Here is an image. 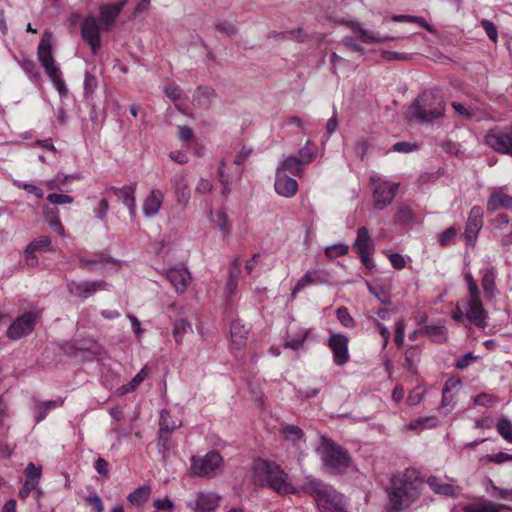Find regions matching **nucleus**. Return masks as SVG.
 I'll use <instances>...</instances> for the list:
<instances>
[{
    "mask_svg": "<svg viewBox=\"0 0 512 512\" xmlns=\"http://www.w3.org/2000/svg\"><path fill=\"white\" fill-rule=\"evenodd\" d=\"M351 28L352 31L357 34L358 38L363 43L383 42L395 39L394 37L391 36H380L379 34H376L373 31L363 29L358 23L352 24Z\"/></svg>",
    "mask_w": 512,
    "mask_h": 512,
    "instance_id": "nucleus-31",
    "label": "nucleus"
},
{
    "mask_svg": "<svg viewBox=\"0 0 512 512\" xmlns=\"http://www.w3.org/2000/svg\"><path fill=\"white\" fill-rule=\"evenodd\" d=\"M484 144L497 153L512 156V126L491 128L484 136Z\"/></svg>",
    "mask_w": 512,
    "mask_h": 512,
    "instance_id": "nucleus-8",
    "label": "nucleus"
},
{
    "mask_svg": "<svg viewBox=\"0 0 512 512\" xmlns=\"http://www.w3.org/2000/svg\"><path fill=\"white\" fill-rule=\"evenodd\" d=\"M498 433L508 442L512 443V423L509 419L502 417L496 425Z\"/></svg>",
    "mask_w": 512,
    "mask_h": 512,
    "instance_id": "nucleus-43",
    "label": "nucleus"
},
{
    "mask_svg": "<svg viewBox=\"0 0 512 512\" xmlns=\"http://www.w3.org/2000/svg\"><path fill=\"white\" fill-rule=\"evenodd\" d=\"M353 247L357 253L374 251L373 239L370 237L369 231L365 226L358 228Z\"/></svg>",
    "mask_w": 512,
    "mask_h": 512,
    "instance_id": "nucleus-28",
    "label": "nucleus"
},
{
    "mask_svg": "<svg viewBox=\"0 0 512 512\" xmlns=\"http://www.w3.org/2000/svg\"><path fill=\"white\" fill-rule=\"evenodd\" d=\"M427 484L436 494L452 498H455L458 495L453 485L444 482L437 476H429L427 479Z\"/></svg>",
    "mask_w": 512,
    "mask_h": 512,
    "instance_id": "nucleus-27",
    "label": "nucleus"
},
{
    "mask_svg": "<svg viewBox=\"0 0 512 512\" xmlns=\"http://www.w3.org/2000/svg\"><path fill=\"white\" fill-rule=\"evenodd\" d=\"M85 501L89 506H91L93 512H103L104 511L103 502H102L101 498L96 493H93V494L87 496Z\"/></svg>",
    "mask_w": 512,
    "mask_h": 512,
    "instance_id": "nucleus-58",
    "label": "nucleus"
},
{
    "mask_svg": "<svg viewBox=\"0 0 512 512\" xmlns=\"http://www.w3.org/2000/svg\"><path fill=\"white\" fill-rule=\"evenodd\" d=\"M421 481L414 475L413 471L406 470L400 476L391 479V491L389 500L392 512H401L407 509L420 494Z\"/></svg>",
    "mask_w": 512,
    "mask_h": 512,
    "instance_id": "nucleus-2",
    "label": "nucleus"
},
{
    "mask_svg": "<svg viewBox=\"0 0 512 512\" xmlns=\"http://www.w3.org/2000/svg\"><path fill=\"white\" fill-rule=\"evenodd\" d=\"M274 189L278 195L291 198L298 191V183L294 178L289 177L286 173L276 170Z\"/></svg>",
    "mask_w": 512,
    "mask_h": 512,
    "instance_id": "nucleus-17",
    "label": "nucleus"
},
{
    "mask_svg": "<svg viewBox=\"0 0 512 512\" xmlns=\"http://www.w3.org/2000/svg\"><path fill=\"white\" fill-rule=\"evenodd\" d=\"M69 292L77 297L87 298L106 287L105 281H71L67 285Z\"/></svg>",
    "mask_w": 512,
    "mask_h": 512,
    "instance_id": "nucleus-16",
    "label": "nucleus"
},
{
    "mask_svg": "<svg viewBox=\"0 0 512 512\" xmlns=\"http://www.w3.org/2000/svg\"><path fill=\"white\" fill-rule=\"evenodd\" d=\"M367 288L369 292L374 295L382 304H390V296L387 290L382 286L368 284Z\"/></svg>",
    "mask_w": 512,
    "mask_h": 512,
    "instance_id": "nucleus-45",
    "label": "nucleus"
},
{
    "mask_svg": "<svg viewBox=\"0 0 512 512\" xmlns=\"http://www.w3.org/2000/svg\"><path fill=\"white\" fill-rule=\"evenodd\" d=\"M413 219V211L407 206H401L398 208L394 221L399 224H405Z\"/></svg>",
    "mask_w": 512,
    "mask_h": 512,
    "instance_id": "nucleus-49",
    "label": "nucleus"
},
{
    "mask_svg": "<svg viewBox=\"0 0 512 512\" xmlns=\"http://www.w3.org/2000/svg\"><path fill=\"white\" fill-rule=\"evenodd\" d=\"M405 328H406V322L404 319H399L395 323L394 342L396 343V345L398 347H401L404 344Z\"/></svg>",
    "mask_w": 512,
    "mask_h": 512,
    "instance_id": "nucleus-51",
    "label": "nucleus"
},
{
    "mask_svg": "<svg viewBox=\"0 0 512 512\" xmlns=\"http://www.w3.org/2000/svg\"><path fill=\"white\" fill-rule=\"evenodd\" d=\"M446 102L436 89L425 90L411 104V119L420 124L435 123L445 116Z\"/></svg>",
    "mask_w": 512,
    "mask_h": 512,
    "instance_id": "nucleus-1",
    "label": "nucleus"
},
{
    "mask_svg": "<svg viewBox=\"0 0 512 512\" xmlns=\"http://www.w3.org/2000/svg\"><path fill=\"white\" fill-rule=\"evenodd\" d=\"M230 335L234 347L241 349L246 345L248 329L241 321L235 320L231 323Z\"/></svg>",
    "mask_w": 512,
    "mask_h": 512,
    "instance_id": "nucleus-29",
    "label": "nucleus"
},
{
    "mask_svg": "<svg viewBox=\"0 0 512 512\" xmlns=\"http://www.w3.org/2000/svg\"><path fill=\"white\" fill-rule=\"evenodd\" d=\"M480 24L484 31L486 32L488 38L494 43H496L498 40V31L495 24L487 19L481 20Z\"/></svg>",
    "mask_w": 512,
    "mask_h": 512,
    "instance_id": "nucleus-53",
    "label": "nucleus"
},
{
    "mask_svg": "<svg viewBox=\"0 0 512 512\" xmlns=\"http://www.w3.org/2000/svg\"><path fill=\"white\" fill-rule=\"evenodd\" d=\"M137 184H131L122 188L112 187L114 195L122 200L123 204L128 208L131 218H135L137 214V205L135 198Z\"/></svg>",
    "mask_w": 512,
    "mask_h": 512,
    "instance_id": "nucleus-19",
    "label": "nucleus"
},
{
    "mask_svg": "<svg viewBox=\"0 0 512 512\" xmlns=\"http://www.w3.org/2000/svg\"><path fill=\"white\" fill-rule=\"evenodd\" d=\"M191 331H192L191 324L184 319H179L174 323L173 337L178 344H181L184 335Z\"/></svg>",
    "mask_w": 512,
    "mask_h": 512,
    "instance_id": "nucleus-39",
    "label": "nucleus"
},
{
    "mask_svg": "<svg viewBox=\"0 0 512 512\" xmlns=\"http://www.w3.org/2000/svg\"><path fill=\"white\" fill-rule=\"evenodd\" d=\"M166 278L180 293H183L191 282L190 272L186 268H171L167 271Z\"/></svg>",
    "mask_w": 512,
    "mask_h": 512,
    "instance_id": "nucleus-20",
    "label": "nucleus"
},
{
    "mask_svg": "<svg viewBox=\"0 0 512 512\" xmlns=\"http://www.w3.org/2000/svg\"><path fill=\"white\" fill-rule=\"evenodd\" d=\"M181 426L182 423L175 421L169 411H161L159 419V431L172 433L174 430Z\"/></svg>",
    "mask_w": 512,
    "mask_h": 512,
    "instance_id": "nucleus-34",
    "label": "nucleus"
},
{
    "mask_svg": "<svg viewBox=\"0 0 512 512\" xmlns=\"http://www.w3.org/2000/svg\"><path fill=\"white\" fill-rule=\"evenodd\" d=\"M252 476L255 484L268 486L280 494L296 492V489L288 481L287 474L274 462L257 459L253 464Z\"/></svg>",
    "mask_w": 512,
    "mask_h": 512,
    "instance_id": "nucleus-3",
    "label": "nucleus"
},
{
    "mask_svg": "<svg viewBox=\"0 0 512 512\" xmlns=\"http://www.w3.org/2000/svg\"><path fill=\"white\" fill-rule=\"evenodd\" d=\"M52 33L46 30L43 33L42 39L38 45V58L41 66L43 67L45 73L49 77L55 89L58 93L63 96L66 95L68 89L65 85V82L62 77V72L59 66L55 63V60L52 56Z\"/></svg>",
    "mask_w": 512,
    "mask_h": 512,
    "instance_id": "nucleus-5",
    "label": "nucleus"
},
{
    "mask_svg": "<svg viewBox=\"0 0 512 512\" xmlns=\"http://www.w3.org/2000/svg\"><path fill=\"white\" fill-rule=\"evenodd\" d=\"M47 200L56 205L71 204L74 198L68 194L51 193L47 196Z\"/></svg>",
    "mask_w": 512,
    "mask_h": 512,
    "instance_id": "nucleus-54",
    "label": "nucleus"
},
{
    "mask_svg": "<svg viewBox=\"0 0 512 512\" xmlns=\"http://www.w3.org/2000/svg\"><path fill=\"white\" fill-rule=\"evenodd\" d=\"M51 250V239L48 236H41L31 242L25 250L26 260L33 256L36 251H50Z\"/></svg>",
    "mask_w": 512,
    "mask_h": 512,
    "instance_id": "nucleus-33",
    "label": "nucleus"
},
{
    "mask_svg": "<svg viewBox=\"0 0 512 512\" xmlns=\"http://www.w3.org/2000/svg\"><path fill=\"white\" fill-rule=\"evenodd\" d=\"M336 316L344 327L352 328L355 326V321L346 307H339L336 311Z\"/></svg>",
    "mask_w": 512,
    "mask_h": 512,
    "instance_id": "nucleus-48",
    "label": "nucleus"
},
{
    "mask_svg": "<svg viewBox=\"0 0 512 512\" xmlns=\"http://www.w3.org/2000/svg\"><path fill=\"white\" fill-rule=\"evenodd\" d=\"M317 150L318 148L315 143L308 140L304 147L300 149L298 158L301 159L304 165L310 164L316 158Z\"/></svg>",
    "mask_w": 512,
    "mask_h": 512,
    "instance_id": "nucleus-37",
    "label": "nucleus"
},
{
    "mask_svg": "<svg viewBox=\"0 0 512 512\" xmlns=\"http://www.w3.org/2000/svg\"><path fill=\"white\" fill-rule=\"evenodd\" d=\"M505 508L504 505H495L492 502H486L479 505H465L463 512H500Z\"/></svg>",
    "mask_w": 512,
    "mask_h": 512,
    "instance_id": "nucleus-40",
    "label": "nucleus"
},
{
    "mask_svg": "<svg viewBox=\"0 0 512 512\" xmlns=\"http://www.w3.org/2000/svg\"><path fill=\"white\" fill-rule=\"evenodd\" d=\"M481 273V286L487 298H493L497 293L496 287V269L495 267H487L480 271Z\"/></svg>",
    "mask_w": 512,
    "mask_h": 512,
    "instance_id": "nucleus-23",
    "label": "nucleus"
},
{
    "mask_svg": "<svg viewBox=\"0 0 512 512\" xmlns=\"http://www.w3.org/2000/svg\"><path fill=\"white\" fill-rule=\"evenodd\" d=\"M421 333L434 337L437 341H443L446 338V329L444 326L426 325L421 329Z\"/></svg>",
    "mask_w": 512,
    "mask_h": 512,
    "instance_id": "nucleus-42",
    "label": "nucleus"
},
{
    "mask_svg": "<svg viewBox=\"0 0 512 512\" xmlns=\"http://www.w3.org/2000/svg\"><path fill=\"white\" fill-rule=\"evenodd\" d=\"M14 184L18 188L25 190L27 193L34 194L38 199H42L44 196L42 190L33 184L22 183L21 181H15Z\"/></svg>",
    "mask_w": 512,
    "mask_h": 512,
    "instance_id": "nucleus-60",
    "label": "nucleus"
},
{
    "mask_svg": "<svg viewBox=\"0 0 512 512\" xmlns=\"http://www.w3.org/2000/svg\"><path fill=\"white\" fill-rule=\"evenodd\" d=\"M457 235V230L454 227H449L439 236V243L446 246Z\"/></svg>",
    "mask_w": 512,
    "mask_h": 512,
    "instance_id": "nucleus-64",
    "label": "nucleus"
},
{
    "mask_svg": "<svg viewBox=\"0 0 512 512\" xmlns=\"http://www.w3.org/2000/svg\"><path fill=\"white\" fill-rule=\"evenodd\" d=\"M164 199L163 193L158 189H152L143 203V213L146 217H154L160 210Z\"/></svg>",
    "mask_w": 512,
    "mask_h": 512,
    "instance_id": "nucleus-22",
    "label": "nucleus"
},
{
    "mask_svg": "<svg viewBox=\"0 0 512 512\" xmlns=\"http://www.w3.org/2000/svg\"><path fill=\"white\" fill-rule=\"evenodd\" d=\"M466 308V321L480 329L488 326V312L485 310L480 296L463 299Z\"/></svg>",
    "mask_w": 512,
    "mask_h": 512,
    "instance_id": "nucleus-9",
    "label": "nucleus"
},
{
    "mask_svg": "<svg viewBox=\"0 0 512 512\" xmlns=\"http://www.w3.org/2000/svg\"><path fill=\"white\" fill-rule=\"evenodd\" d=\"M98 86L96 77L90 72L85 73L84 79V96H91Z\"/></svg>",
    "mask_w": 512,
    "mask_h": 512,
    "instance_id": "nucleus-50",
    "label": "nucleus"
},
{
    "mask_svg": "<svg viewBox=\"0 0 512 512\" xmlns=\"http://www.w3.org/2000/svg\"><path fill=\"white\" fill-rule=\"evenodd\" d=\"M349 247L347 244H333L325 248V254L328 258H336L348 253Z\"/></svg>",
    "mask_w": 512,
    "mask_h": 512,
    "instance_id": "nucleus-47",
    "label": "nucleus"
},
{
    "mask_svg": "<svg viewBox=\"0 0 512 512\" xmlns=\"http://www.w3.org/2000/svg\"><path fill=\"white\" fill-rule=\"evenodd\" d=\"M276 170L301 177L304 174V164L297 156L290 155L279 162Z\"/></svg>",
    "mask_w": 512,
    "mask_h": 512,
    "instance_id": "nucleus-24",
    "label": "nucleus"
},
{
    "mask_svg": "<svg viewBox=\"0 0 512 512\" xmlns=\"http://www.w3.org/2000/svg\"><path fill=\"white\" fill-rule=\"evenodd\" d=\"M177 202L181 205H187L190 200V189L187 178L184 174H175L171 179Z\"/></svg>",
    "mask_w": 512,
    "mask_h": 512,
    "instance_id": "nucleus-21",
    "label": "nucleus"
},
{
    "mask_svg": "<svg viewBox=\"0 0 512 512\" xmlns=\"http://www.w3.org/2000/svg\"><path fill=\"white\" fill-rule=\"evenodd\" d=\"M62 405H63V400L62 399L50 400V401H45V402H39L35 406V413H36L35 419H36V422L37 423L41 422L42 420H44L46 418V416L48 415V413L51 410L59 408Z\"/></svg>",
    "mask_w": 512,
    "mask_h": 512,
    "instance_id": "nucleus-32",
    "label": "nucleus"
},
{
    "mask_svg": "<svg viewBox=\"0 0 512 512\" xmlns=\"http://www.w3.org/2000/svg\"><path fill=\"white\" fill-rule=\"evenodd\" d=\"M302 490L315 499L321 512H341L344 508L343 496L319 479H309Z\"/></svg>",
    "mask_w": 512,
    "mask_h": 512,
    "instance_id": "nucleus-4",
    "label": "nucleus"
},
{
    "mask_svg": "<svg viewBox=\"0 0 512 512\" xmlns=\"http://www.w3.org/2000/svg\"><path fill=\"white\" fill-rule=\"evenodd\" d=\"M331 279L329 272L323 269L308 270L294 285L291 295L295 297L299 292L312 285H328Z\"/></svg>",
    "mask_w": 512,
    "mask_h": 512,
    "instance_id": "nucleus-12",
    "label": "nucleus"
},
{
    "mask_svg": "<svg viewBox=\"0 0 512 512\" xmlns=\"http://www.w3.org/2000/svg\"><path fill=\"white\" fill-rule=\"evenodd\" d=\"M318 451L324 466L333 473L343 474L351 464L348 451L325 436L321 437Z\"/></svg>",
    "mask_w": 512,
    "mask_h": 512,
    "instance_id": "nucleus-6",
    "label": "nucleus"
},
{
    "mask_svg": "<svg viewBox=\"0 0 512 512\" xmlns=\"http://www.w3.org/2000/svg\"><path fill=\"white\" fill-rule=\"evenodd\" d=\"M216 98L214 89L208 86H199L193 94V104L208 109Z\"/></svg>",
    "mask_w": 512,
    "mask_h": 512,
    "instance_id": "nucleus-25",
    "label": "nucleus"
},
{
    "mask_svg": "<svg viewBox=\"0 0 512 512\" xmlns=\"http://www.w3.org/2000/svg\"><path fill=\"white\" fill-rule=\"evenodd\" d=\"M439 420L436 416L419 417L408 424L410 430H423L434 428L438 425Z\"/></svg>",
    "mask_w": 512,
    "mask_h": 512,
    "instance_id": "nucleus-36",
    "label": "nucleus"
},
{
    "mask_svg": "<svg viewBox=\"0 0 512 512\" xmlns=\"http://www.w3.org/2000/svg\"><path fill=\"white\" fill-rule=\"evenodd\" d=\"M81 36L85 43H87L93 54H96L101 46V38L99 32V25L93 16L84 19L81 25Z\"/></svg>",
    "mask_w": 512,
    "mask_h": 512,
    "instance_id": "nucleus-15",
    "label": "nucleus"
},
{
    "mask_svg": "<svg viewBox=\"0 0 512 512\" xmlns=\"http://www.w3.org/2000/svg\"><path fill=\"white\" fill-rule=\"evenodd\" d=\"M39 315L37 312L29 311L13 321L7 330V336L12 340H18L29 335L36 325Z\"/></svg>",
    "mask_w": 512,
    "mask_h": 512,
    "instance_id": "nucleus-10",
    "label": "nucleus"
},
{
    "mask_svg": "<svg viewBox=\"0 0 512 512\" xmlns=\"http://www.w3.org/2000/svg\"><path fill=\"white\" fill-rule=\"evenodd\" d=\"M282 433L287 440L292 441L294 444L304 440V432L294 425H286L282 428Z\"/></svg>",
    "mask_w": 512,
    "mask_h": 512,
    "instance_id": "nucleus-41",
    "label": "nucleus"
},
{
    "mask_svg": "<svg viewBox=\"0 0 512 512\" xmlns=\"http://www.w3.org/2000/svg\"><path fill=\"white\" fill-rule=\"evenodd\" d=\"M342 42L351 51L356 52V53H358L360 55H364L365 54L364 47H362L361 45L357 44L353 37L346 36V37L343 38Z\"/></svg>",
    "mask_w": 512,
    "mask_h": 512,
    "instance_id": "nucleus-62",
    "label": "nucleus"
},
{
    "mask_svg": "<svg viewBox=\"0 0 512 512\" xmlns=\"http://www.w3.org/2000/svg\"><path fill=\"white\" fill-rule=\"evenodd\" d=\"M475 405L491 407L493 406L495 400L494 397L487 393H480L473 399Z\"/></svg>",
    "mask_w": 512,
    "mask_h": 512,
    "instance_id": "nucleus-61",
    "label": "nucleus"
},
{
    "mask_svg": "<svg viewBox=\"0 0 512 512\" xmlns=\"http://www.w3.org/2000/svg\"><path fill=\"white\" fill-rule=\"evenodd\" d=\"M214 222L218 230L221 231L224 235L230 234L232 225L229 222L225 212L218 211L215 216Z\"/></svg>",
    "mask_w": 512,
    "mask_h": 512,
    "instance_id": "nucleus-44",
    "label": "nucleus"
},
{
    "mask_svg": "<svg viewBox=\"0 0 512 512\" xmlns=\"http://www.w3.org/2000/svg\"><path fill=\"white\" fill-rule=\"evenodd\" d=\"M461 387V381L459 379H449L446 381L444 388L442 390V403L441 405L447 406L453 400V395L450 393L453 390H457Z\"/></svg>",
    "mask_w": 512,
    "mask_h": 512,
    "instance_id": "nucleus-38",
    "label": "nucleus"
},
{
    "mask_svg": "<svg viewBox=\"0 0 512 512\" xmlns=\"http://www.w3.org/2000/svg\"><path fill=\"white\" fill-rule=\"evenodd\" d=\"M109 202L106 198H102L98 205L93 209L94 216L101 222H103L109 211Z\"/></svg>",
    "mask_w": 512,
    "mask_h": 512,
    "instance_id": "nucleus-52",
    "label": "nucleus"
},
{
    "mask_svg": "<svg viewBox=\"0 0 512 512\" xmlns=\"http://www.w3.org/2000/svg\"><path fill=\"white\" fill-rule=\"evenodd\" d=\"M500 209H512V197L503 192H493L487 201V211L493 213Z\"/></svg>",
    "mask_w": 512,
    "mask_h": 512,
    "instance_id": "nucleus-26",
    "label": "nucleus"
},
{
    "mask_svg": "<svg viewBox=\"0 0 512 512\" xmlns=\"http://www.w3.org/2000/svg\"><path fill=\"white\" fill-rule=\"evenodd\" d=\"M349 339L344 334H332L327 341L333 353V361L337 366L345 365L349 360Z\"/></svg>",
    "mask_w": 512,
    "mask_h": 512,
    "instance_id": "nucleus-14",
    "label": "nucleus"
},
{
    "mask_svg": "<svg viewBox=\"0 0 512 512\" xmlns=\"http://www.w3.org/2000/svg\"><path fill=\"white\" fill-rule=\"evenodd\" d=\"M125 1L103 6L100 9V20L107 28L113 25L116 18L122 11Z\"/></svg>",
    "mask_w": 512,
    "mask_h": 512,
    "instance_id": "nucleus-30",
    "label": "nucleus"
},
{
    "mask_svg": "<svg viewBox=\"0 0 512 512\" xmlns=\"http://www.w3.org/2000/svg\"><path fill=\"white\" fill-rule=\"evenodd\" d=\"M483 209L480 206H473L469 212L468 219L463 233V238L468 245L473 246L478 238V233L483 227Z\"/></svg>",
    "mask_w": 512,
    "mask_h": 512,
    "instance_id": "nucleus-13",
    "label": "nucleus"
},
{
    "mask_svg": "<svg viewBox=\"0 0 512 512\" xmlns=\"http://www.w3.org/2000/svg\"><path fill=\"white\" fill-rule=\"evenodd\" d=\"M171 434L172 433L163 432V431H159V433H158L157 444H158V448H159V453L162 454L163 458H166V454L171 448V445H170V435Z\"/></svg>",
    "mask_w": 512,
    "mask_h": 512,
    "instance_id": "nucleus-46",
    "label": "nucleus"
},
{
    "mask_svg": "<svg viewBox=\"0 0 512 512\" xmlns=\"http://www.w3.org/2000/svg\"><path fill=\"white\" fill-rule=\"evenodd\" d=\"M26 480L32 481L36 484L39 483V479L41 477V468L34 465V463L30 462L26 466L25 469Z\"/></svg>",
    "mask_w": 512,
    "mask_h": 512,
    "instance_id": "nucleus-55",
    "label": "nucleus"
},
{
    "mask_svg": "<svg viewBox=\"0 0 512 512\" xmlns=\"http://www.w3.org/2000/svg\"><path fill=\"white\" fill-rule=\"evenodd\" d=\"M371 180L375 183L373 190L374 208L377 210H383L392 203L396 195L398 185L388 181L379 180L377 182L374 177H372Z\"/></svg>",
    "mask_w": 512,
    "mask_h": 512,
    "instance_id": "nucleus-11",
    "label": "nucleus"
},
{
    "mask_svg": "<svg viewBox=\"0 0 512 512\" xmlns=\"http://www.w3.org/2000/svg\"><path fill=\"white\" fill-rule=\"evenodd\" d=\"M465 313H466V308H465L463 299H461L456 304V308L452 313V318L455 321H462L465 326H468V324H466L467 321H466Z\"/></svg>",
    "mask_w": 512,
    "mask_h": 512,
    "instance_id": "nucleus-57",
    "label": "nucleus"
},
{
    "mask_svg": "<svg viewBox=\"0 0 512 512\" xmlns=\"http://www.w3.org/2000/svg\"><path fill=\"white\" fill-rule=\"evenodd\" d=\"M223 458L216 450H211L203 456L194 455L191 457L190 473L202 477L211 478L221 469Z\"/></svg>",
    "mask_w": 512,
    "mask_h": 512,
    "instance_id": "nucleus-7",
    "label": "nucleus"
},
{
    "mask_svg": "<svg viewBox=\"0 0 512 512\" xmlns=\"http://www.w3.org/2000/svg\"><path fill=\"white\" fill-rule=\"evenodd\" d=\"M452 108L454 109V111L459 114L460 116H462L463 118L467 119V120H471L473 119L474 117V114L472 111H470L467 107H465L463 104L459 103V102H452L451 104Z\"/></svg>",
    "mask_w": 512,
    "mask_h": 512,
    "instance_id": "nucleus-63",
    "label": "nucleus"
},
{
    "mask_svg": "<svg viewBox=\"0 0 512 512\" xmlns=\"http://www.w3.org/2000/svg\"><path fill=\"white\" fill-rule=\"evenodd\" d=\"M465 281H466L467 290H468V294H469L468 297L475 298V297L480 296V290L478 288V285L470 273L465 274Z\"/></svg>",
    "mask_w": 512,
    "mask_h": 512,
    "instance_id": "nucleus-59",
    "label": "nucleus"
},
{
    "mask_svg": "<svg viewBox=\"0 0 512 512\" xmlns=\"http://www.w3.org/2000/svg\"><path fill=\"white\" fill-rule=\"evenodd\" d=\"M372 322L374 324V326L379 330V333L382 337V348L385 349L388 345V342H389V339H390V331L389 329L383 324L381 323L379 320L375 319V318H372Z\"/></svg>",
    "mask_w": 512,
    "mask_h": 512,
    "instance_id": "nucleus-56",
    "label": "nucleus"
},
{
    "mask_svg": "<svg viewBox=\"0 0 512 512\" xmlns=\"http://www.w3.org/2000/svg\"><path fill=\"white\" fill-rule=\"evenodd\" d=\"M220 496L214 492H198L194 504H189L194 512H212L219 506Z\"/></svg>",
    "mask_w": 512,
    "mask_h": 512,
    "instance_id": "nucleus-18",
    "label": "nucleus"
},
{
    "mask_svg": "<svg viewBox=\"0 0 512 512\" xmlns=\"http://www.w3.org/2000/svg\"><path fill=\"white\" fill-rule=\"evenodd\" d=\"M151 494V487L143 485L135 489L128 495V500L131 504L140 506L144 504Z\"/></svg>",
    "mask_w": 512,
    "mask_h": 512,
    "instance_id": "nucleus-35",
    "label": "nucleus"
}]
</instances>
